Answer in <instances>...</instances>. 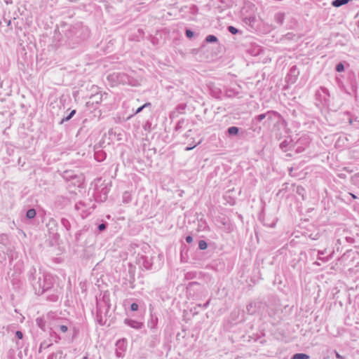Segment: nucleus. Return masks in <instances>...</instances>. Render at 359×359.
Listing matches in <instances>:
<instances>
[{
  "instance_id": "obj_20",
  "label": "nucleus",
  "mask_w": 359,
  "mask_h": 359,
  "mask_svg": "<svg viewBox=\"0 0 359 359\" xmlns=\"http://www.w3.org/2000/svg\"><path fill=\"white\" fill-rule=\"evenodd\" d=\"M16 336L18 337V339H22V333L20 332V331H17L16 333H15Z\"/></svg>"
},
{
  "instance_id": "obj_32",
  "label": "nucleus",
  "mask_w": 359,
  "mask_h": 359,
  "mask_svg": "<svg viewBox=\"0 0 359 359\" xmlns=\"http://www.w3.org/2000/svg\"><path fill=\"white\" fill-rule=\"evenodd\" d=\"M310 238H311V239H313V240H316V239H317V238L313 237V236H311V235L310 236Z\"/></svg>"
},
{
  "instance_id": "obj_8",
  "label": "nucleus",
  "mask_w": 359,
  "mask_h": 359,
  "mask_svg": "<svg viewBox=\"0 0 359 359\" xmlns=\"http://www.w3.org/2000/svg\"><path fill=\"white\" fill-rule=\"evenodd\" d=\"M262 52V48L259 46H256L252 50L248 49V53L252 55H257Z\"/></svg>"
},
{
  "instance_id": "obj_4",
  "label": "nucleus",
  "mask_w": 359,
  "mask_h": 359,
  "mask_svg": "<svg viewBox=\"0 0 359 359\" xmlns=\"http://www.w3.org/2000/svg\"><path fill=\"white\" fill-rule=\"evenodd\" d=\"M275 21L279 25H282L285 20V13H278L274 16Z\"/></svg>"
},
{
  "instance_id": "obj_11",
  "label": "nucleus",
  "mask_w": 359,
  "mask_h": 359,
  "mask_svg": "<svg viewBox=\"0 0 359 359\" xmlns=\"http://www.w3.org/2000/svg\"><path fill=\"white\" fill-rule=\"evenodd\" d=\"M228 132L230 135H236L238 132V128L234 126L230 127Z\"/></svg>"
},
{
  "instance_id": "obj_27",
  "label": "nucleus",
  "mask_w": 359,
  "mask_h": 359,
  "mask_svg": "<svg viewBox=\"0 0 359 359\" xmlns=\"http://www.w3.org/2000/svg\"><path fill=\"white\" fill-rule=\"evenodd\" d=\"M143 109H144V107H142H142H139V108L137 109V111H136V114L140 113V112Z\"/></svg>"
},
{
  "instance_id": "obj_5",
  "label": "nucleus",
  "mask_w": 359,
  "mask_h": 359,
  "mask_svg": "<svg viewBox=\"0 0 359 359\" xmlns=\"http://www.w3.org/2000/svg\"><path fill=\"white\" fill-rule=\"evenodd\" d=\"M320 88L323 95V102L326 103L328 100V97H330L329 90L325 87H320Z\"/></svg>"
},
{
  "instance_id": "obj_17",
  "label": "nucleus",
  "mask_w": 359,
  "mask_h": 359,
  "mask_svg": "<svg viewBox=\"0 0 359 359\" xmlns=\"http://www.w3.org/2000/svg\"><path fill=\"white\" fill-rule=\"evenodd\" d=\"M130 309L133 311H137L138 305L136 303H133L130 306Z\"/></svg>"
},
{
  "instance_id": "obj_37",
  "label": "nucleus",
  "mask_w": 359,
  "mask_h": 359,
  "mask_svg": "<svg viewBox=\"0 0 359 359\" xmlns=\"http://www.w3.org/2000/svg\"><path fill=\"white\" fill-rule=\"evenodd\" d=\"M274 225H275V224H274V223H272V224H270L269 226H271V227H273Z\"/></svg>"
},
{
  "instance_id": "obj_18",
  "label": "nucleus",
  "mask_w": 359,
  "mask_h": 359,
  "mask_svg": "<svg viewBox=\"0 0 359 359\" xmlns=\"http://www.w3.org/2000/svg\"><path fill=\"white\" fill-rule=\"evenodd\" d=\"M186 35L188 38H191L194 36V32L191 30H187Z\"/></svg>"
},
{
  "instance_id": "obj_14",
  "label": "nucleus",
  "mask_w": 359,
  "mask_h": 359,
  "mask_svg": "<svg viewBox=\"0 0 359 359\" xmlns=\"http://www.w3.org/2000/svg\"><path fill=\"white\" fill-rule=\"evenodd\" d=\"M316 97L318 99H320V100L321 102L323 101V93H321V90H320V88L316 92Z\"/></svg>"
},
{
  "instance_id": "obj_1",
  "label": "nucleus",
  "mask_w": 359,
  "mask_h": 359,
  "mask_svg": "<svg viewBox=\"0 0 359 359\" xmlns=\"http://www.w3.org/2000/svg\"><path fill=\"white\" fill-rule=\"evenodd\" d=\"M266 118L268 120L271 119L269 112L256 116L252 120L250 129L254 131L259 130L262 128V126L264 125L265 121H264V120Z\"/></svg>"
},
{
  "instance_id": "obj_7",
  "label": "nucleus",
  "mask_w": 359,
  "mask_h": 359,
  "mask_svg": "<svg viewBox=\"0 0 359 359\" xmlns=\"http://www.w3.org/2000/svg\"><path fill=\"white\" fill-rule=\"evenodd\" d=\"M292 359H309V355L305 353H296Z\"/></svg>"
},
{
  "instance_id": "obj_26",
  "label": "nucleus",
  "mask_w": 359,
  "mask_h": 359,
  "mask_svg": "<svg viewBox=\"0 0 359 359\" xmlns=\"http://www.w3.org/2000/svg\"><path fill=\"white\" fill-rule=\"evenodd\" d=\"M186 241H187V243H191V242H192L193 238H192V237H191V236H187V237L186 238Z\"/></svg>"
},
{
  "instance_id": "obj_12",
  "label": "nucleus",
  "mask_w": 359,
  "mask_h": 359,
  "mask_svg": "<svg viewBox=\"0 0 359 359\" xmlns=\"http://www.w3.org/2000/svg\"><path fill=\"white\" fill-rule=\"evenodd\" d=\"M344 70V66L341 62H339L336 66V71L338 72H341Z\"/></svg>"
},
{
  "instance_id": "obj_34",
  "label": "nucleus",
  "mask_w": 359,
  "mask_h": 359,
  "mask_svg": "<svg viewBox=\"0 0 359 359\" xmlns=\"http://www.w3.org/2000/svg\"><path fill=\"white\" fill-rule=\"evenodd\" d=\"M348 123H349L350 124H351V123H352V119H351V118H349V119H348Z\"/></svg>"
},
{
  "instance_id": "obj_24",
  "label": "nucleus",
  "mask_w": 359,
  "mask_h": 359,
  "mask_svg": "<svg viewBox=\"0 0 359 359\" xmlns=\"http://www.w3.org/2000/svg\"><path fill=\"white\" fill-rule=\"evenodd\" d=\"M294 35L292 34V33H287L286 35H285V37L287 39H292V37L294 36Z\"/></svg>"
},
{
  "instance_id": "obj_33",
  "label": "nucleus",
  "mask_w": 359,
  "mask_h": 359,
  "mask_svg": "<svg viewBox=\"0 0 359 359\" xmlns=\"http://www.w3.org/2000/svg\"><path fill=\"white\" fill-rule=\"evenodd\" d=\"M310 238H311V239H313V240H316V239H317V238L313 237V236H311V235L310 236Z\"/></svg>"
},
{
  "instance_id": "obj_19",
  "label": "nucleus",
  "mask_w": 359,
  "mask_h": 359,
  "mask_svg": "<svg viewBox=\"0 0 359 359\" xmlns=\"http://www.w3.org/2000/svg\"><path fill=\"white\" fill-rule=\"evenodd\" d=\"M60 329L62 332H66L67 331V327L66 325H61Z\"/></svg>"
},
{
  "instance_id": "obj_2",
  "label": "nucleus",
  "mask_w": 359,
  "mask_h": 359,
  "mask_svg": "<svg viewBox=\"0 0 359 359\" xmlns=\"http://www.w3.org/2000/svg\"><path fill=\"white\" fill-rule=\"evenodd\" d=\"M299 75V71L297 66L294 65L290 68V72L286 76V80L291 83H294L297 81Z\"/></svg>"
},
{
  "instance_id": "obj_38",
  "label": "nucleus",
  "mask_w": 359,
  "mask_h": 359,
  "mask_svg": "<svg viewBox=\"0 0 359 359\" xmlns=\"http://www.w3.org/2000/svg\"><path fill=\"white\" fill-rule=\"evenodd\" d=\"M83 359H88V358L86 356V357H84Z\"/></svg>"
},
{
  "instance_id": "obj_13",
  "label": "nucleus",
  "mask_w": 359,
  "mask_h": 359,
  "mask_svg": "<svg viewBox=\"0 0 359 359\" xmlns=\"http://www.w3.org/2000/svg\"><path fill=\"white\" fill-rule=\"evenodd\" d=\"M199 245L200 249H201V250H205L207 248V247H208V245H207L206 242L204 241H201L199 242V245Z\"/></svg>"
},
{
  "instance_id": "obj_15",
  "label": "nucleus",
  "mask_w": 359,
  "mask_h": 359,
  "mask_svg": "<svg viewBox=\"0 0 359 359\" xmlns=\"http://www.w3.org/2000/svg\"><path fill=\"white\" fill-rule=\"evenodd\" d=\"M248 21L252 27H254V24L256 22V18L255 17H250L248 18Z\"/></svg>"
},
{
  "instance_id": "obj_29",
  "label": "nucleus",
  "mask_w": 359,
  "mask_h": 359,
  "mask_svg": "<svg viewBox=\"0 0 359 359\" xmlns=\"http://www.w3.org/2000/svg\"><path fill=\"white\" fill-rule=\"evenodd\" d=\"M318 255H323L325 254V251H318Z\"/></svg>"
},
{
  "instance_id": "obj_25",
  "label": "nucleus",
  "mask_w": 359,
  "mask_h": 359,
  "mask_svg": "<svg viewBox=\"0 0 359 359\" xmlns=\"http://www.w3.org/2000/svg\"><path fill=\"white\" fill-rule=\"evenodd\" d=\"M105 227H106V226H105V225H104V224H100V225L98 226V229H99L100 231H102V230H104V229H105Z\"/></svg>"
},
{
  "instance_id": "obj_23",
  "label": "nucleus",
  "mask_w": 359,
  "mask_h": 359,
  "mask_svg": "<svg viewBox=\"0 0 359 359\" xmlns=\"http://www.w3.org/2000/svg\"><path fill=\"white\" fill-rule=\"evenodd\" d=\"M334 353H335L336 358L337 359H344V358L342 355H341L337 351H335Z\"/></svg>"
},
{
  "instance_id": "obj_6",
  "label": "nucleus",
  "mask_w": 359,
  "mask_h": 359,
  "mask_svg": "<svg viewBox=\"0 0 359 359\" xmlns=\"http://www.w3.org/2000/svg\"><path fill=\"white\" fill-rule=\"evenodd\" d=\"M291 144L290 141H287V140H283L280 144V148L283 151H286L288 149V147H290V145Z\"/></svg>"
},
{
  "instance_id": "obj_3",
  "label": "nucleus",
  "mask_w": 359,
  "mask_h": 359,
  "mask_svg": "<svg viewBox=\"0 0 359 359\" xmlns=\"http://www.w3.org/2000/svg\"><path fill=\"white\" fill-rule=\"evenodd\" d=\"M352 0H333L331 3V5L333 7L338 8V7H340L343 5H345L348 3H349Z\"/></svg>"
},
{
  "instance_id": "obj_10",
  "label": "nucleus",
  "mask_w": 359,
  "mask_h": 359,
  "mask_svg": "<svg viewBox=\"0 0 359 359\" xmlns=\"http://www.w3.org/2000/svg\"><path fill=\"white\" fill-rule=\"evenodd\" d=\"M205 41L208 42V43H212V42H216L217 41V39L216 36H213V35H208L206 39H205Z\"/></svg>"
},
{
  "instance_id": "obj_35",
  "label": "nucleus",
  "mask_w": 359,
  "mask_h": 359,
  "mask_svg": "<svg viewBox=\"0 0 359 359\" xmlns=\"http://www.w3.org/2000/svg\"><path fill=\"white\" fill-rule=\"evenodd\" d=\"M314 264H316V265H317V266H319V265H320V264H319L318 262H314Z\"/></svg>"
},
{
  "instance_id": "obj_9",
  "label": "nucleus",
  "mask_w": 359,
  "mask_h": 359,
  "mask_svg": "<svg viewBox=\"0 0 359 359\" xmlns=\"http://www.w3.org/2000/svg\"><path fill=\"white\" fill-rule=\"evenodd\" d=\"M36 216V211L34 209H30L27 212V217L29 219L34 218Z\"/></svg>"
},
{
  "instance_id": "obj_36",
  "label": "nucleus",
  "mask_w": 359,
  "mask_h": 359,
  "mask_svg": "<svg viewBox=\"0 0 359 359\" xmlns=\"http://www.w3.org/2000/svg\"><path fill=\"white\" fill-rule=\"evenodd\" d=\"M293 168H290L289 171H290V173L291 174Z\"/></svg>"
},
{
  "instance_id": "obj_16",
  "label": "nucleus",
  "mask_w": 359,
  "mask_h": 359,
  "mask_svg": "<svg viewBox=\"0 0 359 359\" xmlns=\"http://www.w3.org/2000/svg\"><path fill=\"white\" fill-rule=\"evenodd\" d=\"M229 31L231 34H236V33L238 32L237 29H236V28H235V27H233V26H229Z\"/></svg>"
},
{
  "instance_id": "obj_22",
  "label": "nucleus",
  "mask_w": 359,
  "mask_h": 359,
  "mask_svg": "<svg viewBox=\"0 0 359 359\" xmlns=\"http://www.w3.org/2000/svg\"><path fill=\"white\" fill-rule=\"evenodd\" d=\"M318 259L321 260L323 262H326L328 261V258L327 257H320V255H319V257H318Z\"/></svg>"
},
{
  "instance_id": "obj_31",
  "label": "nucleus",
  "mask_w": 359,
  "mask_h": 359,
  "mask_svg": "<svg viewBox=\"0 0 359 359\" xmlns=\"http://www.w3.org/2000/svg\"><path fill=\"white\" fill-rule=\"evenodd\" d=\"M303 151V149H300L299 147L297 148V152H301V151Z\"/></svg>"
},
{
  "instance_id": "obj_28",
  "label": "nucleus",
  "mask_w": 359,
  "mask_h": 359,
  "mask_svg": "<svg viewBox=\"0 0 359 359\" xmlns=\"http://www.w3.org/2000/svg\"><path fill=\"white\" fill-rule=\"evenodd\" d=\"M348 194H349L350 196H351V197H352L353 199L357 198V196H356L355 194H351V193H348Z\"/></svg>"
},
{
  "instance_id": "obj_21",
  "label": "nucleus",
  "mask_w": 359,
  "mask_h": 359,
  "mask_svg": "<svg viewBox=\"0 0 359 359\" xmlns=\"http://www.w3.org/2000/svg\"><path fill=\"white\" fill-rule=\"evenodd\" d=\"M76 111L75 110H73L71 111L70 114L66 118V120L68 121L73 116L74 114H75Z\"/></svg>"
},
{
  "instance_id": "obj_30",
  "label": "nucleus",
  "mask_w": 359,
  "mask_h": 359,
  "mask_svg": "<svg viewBox=\"0 0 359 359\" xmlns=\"http://www.w3.org/2000/svg\"><path fill=\"white\" fill-rule=\"evenodd\" d=\"M149 105H150V103H146L144 105H142V107L145 108V107H148Z\"/></svg>"
}]
</instances>
